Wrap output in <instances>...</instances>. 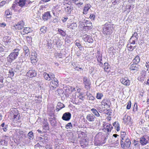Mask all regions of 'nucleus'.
<instances>
[{
	"label": "nucleus",
	"mask_w": 149,
	"mask_h": 149,
	"mask_svg": "<svg viewBox=\"0 0 149 149\" xmlns=\"http://www.w3.org/2000/svg\"><path fill=\"white\" fill-rule=\"evenodd\" d=\"M47 28L46 27L43 26H42L41 28L40 29V31L41 32L43 33H45L47 31Z\"/></svg>",
	"instance_id": "obj_37"
},
{
	"label": "nucleus",
	"mask_w": 149,
	"mask_h": 149,
	"mask_svg": "<svg viewBox=\"0 0 149 149\" xmlns=\"http://www.w3.org/2000/svg\"><path fill=\"white\" fill-rule=\"evenodd\" d=\"M54 111V110L53 107L49 108L48 109V112H50L49 113V115H50L51 116H52L53 114Z\"/></svg>",
	"instance_id": "obj_33"
},
{
	"label": "nucleus",
	"mask_w": 149,
	"mask_h": 149,
	"mask_svg": "<svg viewBox=\"0 0 149 149\" xmlns=\"http://www.w3.org/2000/svg\"><path fill=\"white\" fill-rule=\"evenodd\" d=\"M131 106V103L130 101H128L127 103V105L126 107V108L128 109H130Z\"/></svg>",
	"instance_id": "obj_53"
},
{
	"label": "nucleus",
	"mask_w": 149,
	"mask_h": 149,
	"mask_svg": "<svg viewBox=\"0 0 149 149\" xmlns=\"http://www.w3.org/2000/svg\"><path fill=\"white\" fill-rule=\"evenodd\" d=\"M37 73L36 71L31 68H30V70L26 73V75L30 78L35 77Z\"/></svg>",
	"instance_id": "obj_6"
},
{
	"label": "nucleus",
	"mask_w": 149,
	"mask_h": 149,
	"mask_svg": "<svg viewBox=\"0 0 149 149\" xmlns=\"http://www.w3.org/2000/svg\"><path fill=\"white\" fill-rule=\"evenodd\" d=\"M6 2L4 1H2L0 3V7L3 6L6 3Z\"/></svg>",
	"instance_id": "obj_64"
},
{
	"label": "nucleus",
	"mask_w": 149,
	"mask_h": 149,
	"mask_svg": "<svg viewBox=\"0 0 149 149\" xmlns=\"http://www.w3.org/2000/svg\"><path fill=\"white\" fill-rule=\"evenodd\" d=\"M86 26H85V27H87L88 29H90L92 28V23L91 21H86Z\"/></svg>",
	"instance_id": "obj_23"
},
{
	"label": "nucleus",
	"mask_w": 149,
	"mask_h": 149,
	"mask_svg": "<svg viewBox=\"0 0 149 149\" xmlns=\"http://www.w3.org/2000/svg\"><path fill=\"white\" fill-rule=\"evenodd\" d=\"M27 40L29 41V42H31L32 38L31 37L27 36L26 38Z\"/></svg>",
	"instance_id": "obj_61"
},
{
	"label": "nucleus",
	"mask_w": 149,
	"mask_h": 149,
	"mask_svg": "<svg viewBox=\"0 0 149 149\" xmlns=\"http://www.w3.org/2000/svg\"><path fill=\"white\" fill-rule=\"evenodd\" d=\"M102 105H104V106L106 105L107 106L109 107L110 103L109 101L106 99H104L102 100Z\"/></svg>",
	"instance_id": "obj_21"
},
{
	"label": "nucleus",
	"mask_w": 149,
	"mask_h": 149,
	"mask_svg": "<svg viewBox=\"0 0 149 149\" xmlns=\"http://www.w3.org/2000/svg\"><path fill=\"white\" fill-rule=\"evenodd\" d=\"M51 17V15L49 12L45 13L42 15V18L45 21H47L50 19Z\"/></svg>",
	"instance_id": "obj_14"
},
{
	"label": "nucleus",
	"mask_w": 149,
	"mask_h": 149,
	"mask_svg": "<svg viewBox=\"0 0 149 149\" xmlns=\"http://www.w3.org/2000/svg\"><path fill=\"white\" fill-rule=\"evenodd\" d=\"M3 86V78L2 76H0V88H2Z\"/></svg>",
	"instance_id": "obj_41"
},
{
	"label": "nucleus",
	"mask_w": 149,
	"mask_h": 149,
	"mask_svg": "<svg viewBox=\"0 0 149 149\" xmlns=\"http://www.w3.org/2000/svg\"><path fill=\"white\" fill-rule=\"evenodd\" d=\"M71 114L69 112H65L64 113L62 117V118L65 121H69L71 118Z\"/></svg>",
	"instance_id": "obj_8"
},
{
	"label": "nucleus",
	"mask_w": 149,
	"mask_h": 149,
	"mask_svg": "<svg viewBox=\"0 0 149 149\" xmlns=\"http://www.w3.org/2000/svg\"><path fill=\"white\" fill-rule=\"evenodd\" d=\"M57 106H58V107L59 108L61 109L65 107L63 103L59 102L58 103Z\"/></svg>",
	"instance_id": "obj_52"
},
{
	"label": "nucleus",
	"mask_w": 149,
	"mask_h": 149,
	"mask_svg": "<svg viewBox=\"0 0 149 149\" xmlns=\"http://www.w3.org/2000/svg\"><path fill=\"white\" fill-rule=\"evenodd\" d=\"M23 49L25 53V55L26 56H28L29 55L30 52L28 47L26 46H24Z\"/></svg>",
	"instance_id": "obj_27"
},
{
	"label": "nucleus",
	"mask_w": 149,
	"mask_h": 149,
	"mask_svg": "<svg viewBox=\"0 0 149 149\" xmlns=\"http://www.w3.org/2000/svg\"><path fill=\"white\" fill-rule=\"evenodd\" d=\"M103 96V95L102 93H97L96 97L98 99H101Z\"/></svg>",
	"instance_id": "obj_42"
},
{
	"label": "nucleus",
	"mask_w": 149,
	"mask_h": 149,
	"mask_svg": "<svg viewBox=\"0 0 149 149\" xmlns=\"http://www.w3.org/2000/svg\"><path fill=\"white\" fill-rule=\"evenodd\" d=\"M145 116L149 118V110H147L145 113Z\"/></svg>",
	"instance_id": "obj_59"
},
{
	"label": "nucleus",
	"mask_w": 149,
	"mask_h": 149,
	"mask_svg": "<svg viewBox=\"0 0 149 149\" xmlns=\"http://www.w3.org/2000/svg\"><path fill=\"white\" fill-rule=\"evenodd\" d=\"M27 136L30 140H32L33 139V133L32 131L29 132L27 134Z\"/></svg>",
	"instance_id": "obj_29"
},
{
	"label": "nucleus",
	"mask_w": 149,
	"mask_h": 149,
	"mask_svg": "<svg viewBox=\"0 0 149 149\" xmlns=\"http://www.w3.org/2000/svg\"><path fill=\"white\" fill-rule=\"evenodd\" d=\"M110 65L107 63H104V70L107 72H108L109 71L110 69Z\"/></svg>",
	"instance_id": "obj_25"
},
{
	"label": "nucleus",
	"mask_w": 149,
	"mask_h": 149,
	"mask_svg": "<svg viewBox=\"0 0 149 149\" xmlns=\"http://www.w3.org/2000/svg\"><path fill=\"white\" fill-rule=\"evenodd\" d=\"M20 118V115L13 116V119L14 122H19Z\"/></svg>",
	"instance_id": "obj_35"
},
{
	"label": "nucleus",
	"mask_w": 149,
	"mask_h": 149,
	"mask_svg": "<svg viewBox=\"0 0 149 149\" xmlns=\"http://www.w3.org/2000/svg\"><path fill=\"white\" fill-rule=\"evenodd\" d=\"M74 43L75 45H76L78 47H81V45L80 43L79 42V40H76L75 42H74Z\"/></svg>",
	"instance_id": "obj_54"
},
{
	"label": "nucleus",
	"mask_w": 149,
	"mask_h": 149,
	"mask_svg": "<svg viewBox=\"0 0 149 149\" xmlns=\"http://www.w3.org/2000/svg\"><path fill=\"white\" fill-rule=\"evenodd\" d=\"M83 83L84 84L85 88L87 89L90 88V86L91 84L89 79L86 77H84L83 78Z\"/></svg>",
	"instance_id": "obj_5"
},
{
	"label": "nucleus",
	"mask_w": 149,
	"mask_h": 149,
	"mask_svg": "<svg viewBox=\"0 0 149 149\" xmlns=\"http://www.w3.org/2000/svg\"><path fill=\"white\" fill-rule=\"evenodd\" d=\"M45 148L46 149H53V148L51 145H47L45 146Z\"/></svg>",
	"instance_id": "obj_57"
},
{
	"label": "nucleus",
	"mask_w": 149,
	"mask_h": 149,
	"mask_svg": "<svg viewBox=\"0 0 149 149\" xmlns=\"http://www.w3.org/2000/svg\"><path fill=\"white\" fill-rule=\"evenodd\" d=\"M91 111L95 116L98 117L100 116V114L96 109L92 108L91 109Z\"/></svg>",
	"instance_id": "obj_22"
},
{
	"label": "nucleus",
	"mask_w": 149,
	"mask_h": 149,
	"mask_svg": "<svg viewBox=\"0 0 149 149\" xmlns=\"http://www.w3.org/2000/svg\"><path fill=\"white\" fill-rule=\"evenodd\" d=\"M8 126L7 125H5L4 127H3V129L4 132H6L7 130Z\"/></svg>",
	"instance_id": "obj_63"
},
{
	"label": "nucleus",
	"mask_w": 149,
	"mask_h": 149,
	"mask_svg": "<svg viewBox=\"0 0 149 149\" xmlns=\"http://www.w3.org/2000/svg\"><path fill=\"white\" fill-rule=\"evenodd\" d=\"M65 10L68 14H70L73 10V7L69 4H67L65 7Z\"/></svg>",
	"instance_id": "obj_15"
},
{
	"label": "nucleus",
	"mask_w": 149,
	"mask_h": 149,
	"mask_svg": "<svg viewBox=\"0 0 149 149\" xmlns=\"http://www.w3.org/2000/svg\"><path fill=\"white\" fill-rule=\"evenodd\" d=\"M131 144L130 139L127 137L125 140H120V145L123 149H125L130 147Z\"/></svg>",
	"instance_id": "obj_3"
},
{
	"label": "nucleus",
	"mask_w": 149,
	"mask_h": 149,
	"mask_svg": "<svg viewBox=\"0 0 149 149\" xmlns=\"http://www.w3.org/2000/svg\"><path fill=\"white\" fill-rule=\"evenodd\" d=\"M140 60L139 57L138 56H135L134 59L133 60V63L138 64Z\"/></svg>",
	"instance_id": "obj_32"
},
{
	"label": "nucleus",
	"mask_w": 149,
	"mask_h": 149,
	"mask_svg": "<svg viewBox=\"0 0 149 149\" xmlns=\"http://www.w3.org/2000/svg\"><path fill=\"white\" fill-rule=\"evenodd\" d=\"M72 1H74L76 5L79 3L80 2H84L83 0H72Z\"/></svg>",
	"instance_id": "obj_55"
},
{
	"label": "nucleus",
	"mask_w": 149,
	"mask_h": 149,
	"mask_svg": "<svg viewBox=\"0 0 149 149\" xmlns=\"http://www.w3.org/2000/svg\"><path fill=\"white\" fill-rule=\"evenodd\" d=\"M95 16L94 14H91L90 15L89 18L92 20H94Z\"/></svg>",
	"instance_id": "obj_58"
},
{
	"label": "nucleus",
	"mask_w": 149,
	"mask_h": 149,
	"mask_svg": "<svg viewBox=\"0 0 149 149\" xmlns=\"http://www.w3.org/2000/svg\"><path fill=\"white\" fill-rule=\"evenodd\" d=\"M146 73V72L145 71H142L141 72L142 75L141 76V77H138V79L141 81H143L144 79L145 78Z\"/></svg>",
	"instance_id": "obj_20"
},
{
	"label": "nucleus",
	"mask_w": 149,
	"mask_h": 149,
	"mask_svg": "<svg viewBox=\"0 0 149 149\" xmlns=\"http://www.w3.org/2000/svg\"><path fill=\"white\" fill-rule=\"evenodd\" d=\"M113 25L111 22H108L104 24L103 33L105 36L109 35L112 33L114 30Z\"/></svg>",
	"instance_id": "obj_1"
},
{
	"label": "nucleus",
	"mask_w": 149,
	"mask_h": 149,
	"mask_svg": "<svg viewBox=\"0 0 149 149\" xmlns=\"http://www.w3.org/2000/svg\"><path fill=\"white\" fill-rule=\"evenodd\" d=\"M96 57L98 62L101 61L102 60V57L101 54H98L97 55Z\"/></svg>",
	"instance_id": "obj_45"
},
{
	"label": "nucleus",
	"mask_w": 149,
	"mask_h": 149,
	"mask_svg": "<svg viewBox=\"0 0 149 149\" xmlns=\"http://www.w3.org/2000/svg\"><path fill=\"white\" fill-rule=\"evenodd\" d=\"M31 60L32 62H36L37 61V54L34 51L31 53Z\"/></svg>",
	"instance_id": "obj_13"
},
{
	"label": "nucleus",
	"mask_w": 149,
	"mask_h": 149,
	"mask_svg": "<svg viewBox=\"0 0 149 149\" xmlns=\"http://www.w3.org/2000/svg\"><path fill=\"white\" fill-rule=\"evenodd\" d=\"M53 42H52L51 40H50L47 43V46L48 47V48L50 49L51 48L52 44Z\"/></svg>",
	"instance_id": "obj_49"
},
{
	"label": "nucleus",
	"mask_w": 149,
	"mask_h": 149,
	"mask_svg": "<svg viewBox=\"0 0 149 149\" xmlns=\"http://www.w3.org/2000/svg\"><path fill=\"white\" fill-rule=\"evenodd\" d=\"M49 120L52 125H54L56 122L55 118H50Z\"/></svg>",
	"instance_id": "obj_36"
},
{
	"label": "nucleus",
	"mask_w": 149,
	"mask_h": 149,
	"mask_svg": "<svg viewBox=\"0 0 149 149\" xmlns=\"http://www.w3.org/2000/svg\"><path fill=\"white\" fill-rule=\"evenodd\" d=\"M136 41L135 38H132V37L129 40V41L131 44H134L135 42Z\"/></svg>",
	"instance_id": "obj_48"
},
{
	"label": "nucleus",
	"mask_w": 149,
	"mask_h": 149,
	"mask_svg": "<svg viewBox=\"0 0 149 149\" xmlns=\"http://www.w3.org/2000/svg\"><path fill=\"white\" fill-rule=\"evenodd\" d=\"M65 128L67 129H71L72 128V126L71 123H69L66 125Z\"/></svg>",
	"instance_id": "obj_44"
},
{
	"label": "nucleus",
	"mask_w": 149,
	"mask_h": 149,
	"mask_svg": "<svg viewBox=\"0 0 149 149\" xmlns=\"http://www.w3.org/2000/svg\"><path fill=\"white\" fill-rule=\"evenodd\" d=\"M95 117L93 114H88L86 117V119L89 121L93 122L95 120Z\"/></svg>",
	"instance_id": "obj_16"
},
{
	"label": "nucleus",
	"mask_w": 149,
	"mask_h": 149,
	"mask_svg": "<svg viewBox=\"0 0 149 149\" xmlns=\"http://www.w3.org/2000/svg\"><path fill=\"white\" fill-rule=\"evenodd\" d=\"M19 50L18 49H15L13 50L8 56L7 57V61L10 63H11L13 61L16 59L19 53Z\"/></svg>",
	"instance_id": "obj_2"
},
{
	"label": "nucleus",
	"mask_w": 149,
	"mask_h": 149,
	"mask_svg": "<svg viewBox=\"0 0 149 149\" xmlns=\"http://www.w3.org/2000/svg\"><path fill=\"white\" fill-rule=\"evenodd\" d=\"M58 33L60 34L63 37H65L66 35L65 31H64L61 29H58Z\"/></svg>",
	"instance_id": "obj_30"
},
{
	"label": "nucleus",
	"mask_w": 149,
	"mask_h": 149,
	"mask_svg": "<svg viewBox=\"0 0 149 149\" xmlns=\"http://www.w3.org/2000/svg\"><path fill=\"white\" fill-rule=\"evenodd\" d=\"M82 39L85 42L92 43L93 42V40L92 37L86 34L83 36Z\"/></svg>",
	"instance_id": "obj_7"
},
{
	"label": "nucleus",
	"mask_w": 149,
	"mask_h": 149,
	"mask_svg": "<svg viewBox=\"0 0 149 149\" xmlns=\"http://www.w3.org/2000/svg\"><path fill=\"white\" fill-rule=\"evenodd\" d=\"M91 7V6L90 4H85L83 9V14L84 15L87 14L88 13V11L90 9Z\"/></svg>",
	"instance_id": "obj_12"
},
{
	"label": "nucleus",
	"mask_w": 149,
	"mask_h": 149,
	"mask_svg": "<svg viewBox=\"0 0 149 149\" xmlns=\"http://www.w3.org/2000/svg\"><path fill=\"white\" fill-rule=\"evenodd\" d=\"M32 30L29 27H27L24 28L22 31L23 33V34L24 35L25 34H28V33L32 32Z\"/></svg>",
	"instance_id": "obj_19"
},
{
	"label": "nucleus",
	"mask_w": 149,
	"mask_h": 149,
	"mask_svg": "<svg viewBox=\"0 0 149 149\" xmlns=\"http://www.w3.org/2000/svg\"><path fill=\"white\" fill-rule=\"evenodd\" d=\"M105 130L107 132H110L111 130L113 128V127L112 125L109 124H107L106 125L105 127Z\"/></svg>",
	"instance_id": "obj_26"
},
{
	"label": "nucleus",
	"mask_w": 149,
	"mask_h": 149,
	"mask_svg": "<svg viewBox=\"0 0 149 149\" xmlns=\"http://www.w3.org/2000/svg\"><path fill=\"white\" fill-rule=\"evenodd\" d=\"M68 19V18L67 16H65L63 17L62 19V20L63 22H66L67 20Z\"/></svg>",
	"instance_id": "obj_56"
},
{
	"label": "nucleus",
	"mask_w": 149,
	"mask_h": 149,
	"mask_svg": "<svg viewBox=\"0 0 149 149\" xmlns=\"http://www.w3.org/2000/svg\"><path fill=\"white\" fill-rule=\"evenodd\" d=\"M12 14V13L9 9H7L5 11V15L7 18H10L11 17Z\"/></svg>",
	"instance_id": "obj_24"
},
{
	"label": "nucleus",
	"mask_w": 149,
	"mask_h": 149,
	"mask_svg": "<svg viewBox=\"0 0 149 149\" xmlns=\"http://www.w3.org/2000/svg\"><path fill=\"white\" fill-rule=\"evenodd\" d=\"M77 26V24L75 23H73L71 24L69 26L68 28L71 29H74Z\"/></svg>",
	"instance_id": "obj_39"
},
{
	"label": "nucleus",
	"mask_w": 149,
	"mask_h": 149,
	"mask_svg": "<svg viewBox=\"0 0 149 149\" xmlns=\"http://www.w3.org/2000/svg\"><path fill=\"white\" fill-rule=\"evenodd\" d=\"M49 81H50L51 80H52L53 79H54V74H49Z\"/></svg>",
	"instance_id": "obj_51"
},
{
	"label": "nucleus",
	"mask_w": 149,
	"mask_h": 149,
	"mask_svg": "<svg viewBox=\"0 0 149 149\" xmlns=\"http://www.w3.org/2000/svg\"><path fill=\"white\" fill-rule=\"evenodd\" d=\"M43 128L45 130H48L49 129V124L47 122H43Z\"/></svg>",
	"instance_id": "obj_28"
},
{
	"label": "nucleus",
	"mask_w": 149,
	"mask_h": 149,
	"mask_svg": "<svg viewBox=\"0 0 149 149\" xmlns=\"http://www.w3.org/2000/svg\"><path fill=\"white\" fill-rule=\"evenodd\" d=\"M84 2H80L79 3L77 4V6H78V8H80L81 7V6L83 4Z\"/></svg>",
	"instance_id": "obj_62"
},
{
	"label": "nucleus",
	"mask_w": 149,
	"mask_h": 149,
	"mask_svg": "<svg viewBox=\"0 0 149 149\" xmlns=\"http://www.w3.org/2000/svg\"><path fill=\"white\" fill-rule=\"evenodd\" d=\"M13 111L14 113H13L14 116L15 115L16 116H17V115H20V114L18 112V110L16 109H13L12 110V113L13 112Z\"/></svg>",
	"instance_id": "obj_40"
},
{
	"label": "nucleus",
	"mask_w": 149,
	"mask_h": 149,
	"mask_svg": "<svg viewBox=\"0 0 149 149\" xmlns=\"http://www.w3.org/2000/svg\"><path fill=\"white\" fill-rule=\"evenodd\" d=\"M116 127V131L118 132L120 130V127L119 124L118 123H117V126Z\"/></svg>",
	"instance_id": "obj_60"
},
{
	"label": "nucleus",
	"mask_w": 149,
	"mask_h": 149,
	"mask_svg": "<svg viewBox=\"0 0 149 149\" xmlns=\"http://www.w3.org/2000/svg\"><path fill=\"white\" fill-rule=\"evenodd\" d=\"M14 72L13 69H10L9 70L8 75L13 77L14 75Z\"/></svg>",
	"instance_id": "obj_50"
},
{
	"label": "nucleus",
	"mask_w": 149,
	"mask_h": 149,
	"mask_svg": "<svg viewBox=\"0 0 149 149\" xmlns=\"http://www.w3.org/2000/svg\"><path fill=\"white\" fill-rule=\"evenodd\" d=\"M121 83L124 85L125 86H129L130 84V81L127 77H125L122 78L120 79Z\"/></svg>",
	"instance_id": "obj_9"
},
{
	"label": "nucleus",
	"mask_w": 149,
	"mask_h": 149,
	"mask_svg": "<svg viewBox=\"0 0 149 149\" xmlns=\"http://www.w3.org/2000/svg\"><path fill=\"white\" fill-rule=\"evenodd\" d=\"M131 37H132V38H135L137 41L138 40V37L137 33L136 32H135Z\"/></svg>",
	"instance_id": "obj_43"
},
{
	"label": "nucleus",
	"mask_w": 149,
	"mask_h": 149,
	"mask_svg": "<svg viewBox=\"0 0 149 149\" xmlns=\"http://www.w3.org/2000/svg\"><path fill=\"white\" fill-rule=\"evenodd\" d=\"M13 40L11 39L10 37L8 39V40H5L4 42V43L6 45H10L11 42L13 41Z\"/></svg>",
	"instance_id": "obj_34"
},
{
	"label": "nucleus",
	"mask_w": 149,
	"mask_h": 149,
	"mask_svg": "<svg viewBox=\"0 0 149 149\" xmlns=\"http://www.w3.org/2000/svg\"><path fill=\"white\" fill-rule=\"evenodd\" d=\"M87 98L88 99L91 100H93L95 99V97L90 93H88L86 94Z\"/></svg>",
	"instance_id": "obj_38"
},
{
	"label": "nucleus",
	"mask_w": 149,
	"mask_h": 149,
	"mask_svg": "<svg viewBox=\"0 0 149 149\" xmlns=\"http://www.w3.org/2000/svg\"><path fill=\"white\" fill-rule=\"evenodd\" d=\"M126 133L124 132H121L120 133L121 138L120 140H125L127 137H126Z\"/></svg>",
	"instance_id": "obj_31"
},
{
	"label": "nucleus",
	"mask_w": 149,
	"mask_h": 149,
	"mask_svg": "<svg viewBox=\"0 0 149 149\" xmlns=\"http://www.w3.org/2000/svg\"><path fill=\"white\" fill-rule=\"evenodd\" d=\"M140 68V66L137 64L134 63L132 64L130 67V69L132 70H135V71H138Z\"/></svg>",
	"instance_id": "obj_11"
},
{
	"label": "nucleus",
	"mask_w": 149,
	"mask_h": 149,
	"mask_svg": "<svg viewBox=\"0 0 149 149\" xmlns=\"http://www.w3.org/2000/svg\"><path fill=\"white\" fill-rule=\"evenodd\" d=\"M140 141L141 144L143 145H146L148 142V140L144 136L140 138Z\"/></svg>",
	"instance_id": "obj_18"
},
{
	"label": "nucleus",
	"mask_w": 149,
	"mask_h": 149,
	"mask_svg": "<svg viewBox=\"0 0 149 149\" xmlns=\"http://www.w3.org/2000/svg\"><path fill=\"white\" fill-rule=\"evenodd\" d=\"M43 76L44 78L46 80L49 81V74H48L47 73L44 72L43 74Z\"/></svg>",
	"instance_id": "obj_47"
},
{
	"label": "nucleus",
	"mask_w": 149,
	"mask_h": 149,
	"mask_svg": "<svg viewBox=\"0 0 149 149\" xmlns=\"http://www.w3.org/2000/svg\"><path fill=\"white\" fill-rule=\"evenodd\" d=\"M24 22L21 21L18 22L17 24H16L14 26V27L16 29L18 30L21 29L22 28H24Z\"/></svg>",
	"instance_id": "obj_10"
},
{
	"label": "nucleus",
	"mask_w": 149,
	"mask_h": 149,
	"mask_svg": "<svg viewBox=\"0 0 149 149\" xmlns=\"http://www.w3.org/2000/svg\"><path fill=\"white\" fill-rule=\"evenodd\" d=\"M44 138H43V141H42V142L43 144H46L48 142V138L47 136L45 135Z\"/></svg>",
	"instance_id": "obj_46"
},
{
	"label": "nucleus",
	"mask_w": 149,
	"mask_h": 149,
	"mask_svg": "<svg viewBox=\"0 0 149 149\" xmlns=\"http://www.w3.org/2000/svg\"><path fill=\"white\" fill-rule=\"evenodd\" d=\"M58 86V80L55 78L50 82V89L53 90L56 88Z\"/></svg>",
	"instance_id": "obj_4"
},
{
	"label": "nucleus",
	"mask_w": 149,
	"mask_h": 149,
	"mask_svg": "<svg viewBox=\"0 0 149 149\" xmlns=\"http://www.w3.org/2000/svg\"><path fill=\"white\" fill-rule=\"evenodd\" d=\"M26 0H15V2L16 4L17 3L18 5L19 6L22 7L24 6L26 4Z\"/></svg>",
	"instance_id": "obj_17"
}]
</instances>
